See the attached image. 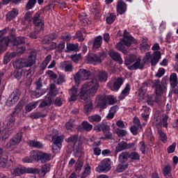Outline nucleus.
Instances as JSON below:
<instances>
[{
  "instance_id": "obj_24",
  "label": "nucleus",
  "mask_w": 178,
  "mask_h": 178,
  "mask_svg": "<svg viewBox=\"0 0 178 178\" xmlns=\"http://www.w3.org/2000/svg\"><path fill=\"white\" fill-rule=\"evenodd\" d=\"M91 174V166L88 163H86L83 167V172L81 174V178H87Z\"/></svg>"
},
{
  "instance_id": "obj_41",
  "label": "nucleus",
  "mask_w": 178,
  "mask_h": 178,
  "mask_svg": "<svg viewBox=\"0 0 178 178\" xmlns=\"http://www.w3.org/2000/svg\"><path fill=\"white\" fill-rule=\"evenodd\" d=\"M28 144L30 147H33L34 148H42L44 147V145L40 142V141H35V140H29Z\"/></svg>"
},
{
  "instance_id": "obj_62",
  "label": "nucleus",
  "mask_w": 178,
  "mask_h": 178,
  "mask_svg": "<svg viewBox=\"0 0 178 178\" xmlns=\"http://www.w3.org/2000/svg\"><path fill=\"white\" fill-rule=\"evenodd\" d=\"M140 129H141V126L134 125L130 128L131 133H132L134 136H137V134H138V130H140Z\"/></svg>"
},
{
  "instance_id": "obj_53",
  "label": "nucleus",
  "mask_w": 178,
  "mask_h": 178,
  "mask_svg": "<svg viewBox=\"0 0 178 178\" xmlns=\"http://www.w3.org/2000/svg\"><path fill=\"white\" fill-rule=\"evenodd\" d=\"M129 158L133 161H138L140 159V154L137 152H132L129 153Z\"/></svg>"
},
{
  "instance_id": "obj_28",
  "label": "nucleus",
  "mask_w": 178,
  "mask_h": 178,
  "mask_svg": "<svg viewBox=\"0 0 178 178\" xmlns=\"http://www.w3.org/2000/svg\"><path fill=\"white\" fill-rule=\"evenodd\" d=\"M137 57L134 55H131L125 58L124 65L127 66V69H129V66H133V63L136 62Z\"/></svg>"
},
{
  "instance_id": "obj_1",
  "label": "nucleus",
  "mask_w": 178,
  "mask_h": 178,
  "mask_svg": "<svg viewBox=\"0 0 178 178\" xmlns=\"http://www.w3.org/2000/svg\"><path fill=\"white\" fill-rule=\"evenodd\" d=\"M98 88H99V82L97 79H92L89 81L85 82L79 92L77 87L73 86L69 90L70 102L76 101L79 95L81 99L87 101L90 97H94L97 94Z\"/></svg>"
},
{
  "instance_id": "obj_43",
  "label": "nucleus",
  "mask_w": 178,
  "mask_h": 178,
  "mask_svg": "<svg viewBox=\"0 0 178 178\" xmlns=\"http://www.w3.org/2000/svg\"><path fill=\"white\" fill-rule=\"evenodd\" d=\"M84 111L87 114L92 112V102L91 99H88L86 104L84 105Z\"/></svg>"
},
{
  "instance_id": "obj_30",
  "label": "nucleus",
  "mask_w": 178,
  "mask_h": 178,
  "mask_svg": "<svg viewBox=\"0 0 178 178\" xmlns=\"http://www.w3.org/2000/svg\"><path fill=\"white\" fill-rule=\"evenodd\" d=\"M95 130L97 132L103 131L104 133L105 131H108V130H111V128L107 124H99L95 126Z\"/></svg>"
},
{
  "instance_id": "obj_4",
  "label": "nucleus",
  "mask_w": 178,
  "mask_h": 178,
  "mask_svg": "<svg viewBox=\"0 0 178 178\" xmlns=\"http://www.w3.org/2000/svg\"><path fill=\"white\" fill-rule=\"evenodd\" d=\"M91 76V72L81 69L79 72L74 75V80L76 84H80V81H85L86 80H88L90 76Z\"/></svg>"
},
{
  "instance_id": "obj_20",
  "label": "nucleus",
  "mask_w": 178,
  "mask_h": 178,
  "mask_svg": "<svg viewBox=\"0 0 178 178\" xmlns=\"http://www.w3.org/2000/svg\"><path fill=\"white\" fill-rule=\"evenodd\" d=\"M60 67L65 70V72L73 71V65L72 64V61H64L60 63Z\"/></svg>"
},
{
  "instance_id": "obj_22",
  "label": "nucleus",
  "mask_w": 178,
  "mask_h": 178,
  "mask_svg": "<svg viewBox=\"0 0 178 178\" xmlns=\"http://www.w3.org/2000/svg\"><path fill=\"white\" fill-rule=\"evenodd\" d=\"M14 67L16 69H23V67H26V59L21 58L17 59L13 63Z\"/></svg>"
},
{
  "instance_id": "obj_3",
  "label": "nucleus",
  "mask_w": 178,
  "mask_h": 178,
  "mask_svg": "<svg viewBox=\"0 0 178 178\" xmlns=\"http://www.w3.org/2000/svg\"><path fill=\"white\" fill-rule=\"evenodd\" d=\"M162 56V54H161V51H154L153 54L151 56V53L147 52L145 54V58H143V62L145 63L146 62H148L150 59V63L152 66H156V63L159 62V59H161Z\"/></svg>"
},
{
  "instance_id": "obj_64",
  "label": "nucleus",
  "mask_w": 178,
  "mask_h": 178,
  "mask_svg": "<svg viewBox=\"0 0 178 178\" xmlns=\"http://www.w3.org/2000/svg\"><path fill=\"white\" fill-rule=\"evenodd\" d=\"M74 127V120H71L68 122L66 123L65 127L67 130H70L72 131L73 130V127Z\"/></svg>"
},
{
  "instance_id": "obj_52",
  "label": "nucleus",
  "mask_w": 178,
  "mask_h": 178,
  "mask_svg": "<svg viewBox=\"0 0 178 178\" xmlns=\"http://www.w3.org/2000/svg\"><path fill=\"white\" fill-rule=\"evenodd\" d=\"M2 149L0 148V168H6V162L8 160L2 156Z\"/></svg>"
},
{
  "instance_id": "obj_50",
  "label": "nucleus",
  "mask_w": 178,
  "mask_h": 178,
  "mask_svg": "<svg viewBox=\"0 0 178 178\" xmlns=\"http://www.w3.org/2000/svg\"><path fill=\"white\" fill-rule=\"evenodd\" d=\"M65 81H66V76L64 74L59 75L58 79L54 80L55 84H58V86H60V84H63Z\"/></svg>"
},
{
  "instance_id": "obj_16",
  "label": "nucleus",
  "mask_w": 178,
  "mask_h": 178,
  "mask_svg": "<svg viewBox=\"0 0 178 178\" xmlns=\"http://www.w3.org/2000/svg\"><path fill=\"white\" fill-rule=\"evenodd\" d=\"M152 126L154 129H156L158 131L162 129V122H161V116L159 113H156L154 115V118L153 120Z\"/></svg>"
},
{
  "instance_id": "obj_32",
  "label": "nucleus",
  "mask_w": 178,
  "mask_h": 178,
  "mask_svg": "<svg viewBox=\"0 0 178 178\" xmlns=\"http://www.w3.org/2000/svg\"><path fill=\"white\" fill-rule=\"evenodd\" d=\"M98 80L101 83H105L108 80V72L106 71H100L98 74Z\"/></svg>"
},
{
  "instance_id": "obj_63",
  "label": "nucleus",
  "mask_w": 178,
  "mask_h": 178,
  "mask_svg": "<svg viewBox=\"0 0 178 178\" xmlns=\"http://www.w3.org/2000/svg\"><path fill=\"white\" fill-rule=\"evenodd\" d=\"M170 172H172V167L169 165H165L163 169L164 176H169V175H170Z\"/></svg>"
},
{
  "instance_id": "obj_48",
  "label": "nucleus",
  "mask_w": 178,
  "mask_h": 178,
  "mask_svg": "<svg viewBox=\"0 0 178 178\" xmlns=\"http://www.w3.org/2000/svg\"><path fill=\"white\" fill-rule=\"evenodd\" d=\"M40 161L42 163L51 161V154L47 153H41Z\"/></svg>"
},
{
  "instance_id": "obj_14",
  "label": "nucleus",
  "mask_w": 178,
  "mask_h": 178,
  "mask_svg": "<svg viewBox=\"0 0 178 178\" xmlns=\"http://www.w3.org/2000/svg\"><path fill=\"white\" fill-rule=\"evenodd\" d=\"M33 24L35 26V30L38 31L39 29L40 30H44V22H42V17L40 13H36L33 15Z\"/></svg>"
},
{
  "instance_id": "obj_25",
  "label": "nucleus",
  "mask_w": 178,
  "mask_h": 178,
  "mask_svg": "<svg viewBox=\"0 0 178 178\" xmlns=\"http://www.w3.org/2000/svg\"><path fill=\"white\" fill-rule=\"evenodd\" d=\"M58 38V34L56 33H51L48 35H46L44 39L42 40V44H49L51 41H54V40Z\"/></svg>"
},
{
  "instance_id": "obj_9",
  "label": "nucleus",
  "mask_w": 178,
  "mask_h": 178,
  "mask_svg": "<svg viewBox=\"0 0 178 178\" xmlns=\"http://www.w3.org/2000/svg\"><path fill=\"white\" fill-rule=\"evenodd\" d=\"M8 32V28H6L1 31H0V54L1 52H3L6 49L5 47H8L9 45V42H10V40H9V38L3 37V34H6Z\"/></svg>"
},
{
  "instance_id": "obj_15",
  "label": "nucleus",
  "mask_w": 178,
  "mask_h": 178,
  "mask_svg": "<svg viewBox=\"0 0 178 178\" xmlns=\"http://www.w3.org/2000/svg\"><path fill=\"white\" fill-rule=\"evenodd\" d=\"M19 98L20 91L19 90H14L8 99L7 105H8V106H12V105H15L16 102L19 101Z\"/></svg>"
},
{
  "instance_id": "obj_42",
  "label": "nucleus",
  "mask_w": 178,
  "mask_h": 178,
  "mask_svg": "<svg viewBox=\"0 0 178 178\" xmlns=\"http://www.w3.org/2000/svg\"><path fill=\"white\" fill-rule=\"evenodd\" d=\"M27 171L26 170V168L24 167H18L13 170V175L15 176H22V175H24Z\"/></svg>"
},
{
  "instance_id": "obj_19",
  "label": "nucleus",
  "mask_w": 178,
  "mask_h": 178,
  "mask_svg": "<svg viewBox=\"0 0 178 178\" xmlns=\"http://www.w3.org/2000/svg\"><path fill=\"white\" fill-rule=\"evenodd\" d=\"M109 56L111 57V59H113L115 62H119L120 65H122V63H123V59H122V57L120 56V54H119V53L113 50H111L109 51Z\"/></svg>"
},
{
  "instance_id": "obj_51",
  "label": "nucleus",
  "mask_w": 178,
  "mask_h": 178,
  "mask_svg": "<svg viewBox=\"0 0 178 178\" xmlns=\"http://www.w3.org/2000/svg\"><path fill=\"white\" fill-rule=\"evenodd\" d=\"M101 117L99 116V115H90L88 117V121L90 123H94V122H101Z\"/></svg>"
},
{
  "instance_id": "obj_10",
  "label": "nucleus",
  "mask_w": 178,
  "mask_h": 178,
  "mask_svg": "<svg viewBox=\"0 0 178 178\" xmlns=\"http://www.w3.org/2000/svg\"><path fill=\"white\" fill-rule=\"evenodd\" d=\"M112 164V161L110 159H104L103 161L100 162V164L97 168H96V172H109L111 169V165Z\"/></svg>"
},
{
  "instance_id": "obj_8",
  "label": "nucleus",
  "mask_w": 178,
  "mask_h": 178,
  "mask_svg": "<svg viewBox=\"0 0 178 178\" xmlns=\"http://www.w3.org/2000/svg\"><path fill=\"white\" fill-rule=\"evenodd\" d=\"M79 138V135H73L70 138L65 139L67 143H70L71 144H74L73 151L76 154V155H80L81 154V149H83V147L81 144L77 145V138Z\"/></svg>"
},
{
  "instance_id": "obj_12",
  "label": "nucleus",
  "mask_w": 178,
  "mask_h": 178,
  "mask_svg": "<svg viewBox=\"0 0 178 178\" xmlns=\"http://www.w3.org/2000/svg\"><path fill=\"white\" fill-rule=\"evenodd\" d=\"M20 141H22V133H18L6 144V148L8 149H13L16 145L20 143Z\"/></svg>"
},
{
  "instance_id": "obj_11",
  "label": "nucleus",
  "mask_w": 178,
  "mask_h": 178,
  "mask_svg": "<svg viewBox=\"0 0 178 178\" xmlns=\"http://www.w3.org/2000/svg\"><path fill=\"white\" fill-rule=\"evenodd\" d=\"M152 84L153 88H155L156 95H157L158 97L166 92V87L162 86L161 84V81H159V79L154 80L152 81Z\"/></svg>"
},
{
  "instance_id": "obj_57",
  "label": "nucleus",
  "mask_w": 178,
  "mask_h": 178,
  "mask_svg": "<svg viewBox=\"0 0 178 178\" xmlns=\"http://www.w3.org/2000/svg\"><path fill=\"white\" fill-rule=\"evenodd\" d=\"M115 20H116V15L114 13H111L109 16L106 17L108 24H112Z\"/></svg>"
},
{
  "instance_id": "obj_61",
  "label": "nucleus",
  "mask_w": 178,
  "mask_h": 178,
  "mask_svg": "<svg viewBox=\"0 0 178 178\" xmlns=\"http://www.w3.org/2000/svg\"><path fill=\"white\" fill-rule=\"evenodd\" d=\"M83 163L81 161H76L75 164V172L80 173L81 169L83 168Z\"/></svg>"
},
{
  "instance_id": "obj_2",
  "label": "nucleus",
  "mask_w": 178,
  "mask_h": 178,
  "mask_svg": "<svg viewBox=\"0 0 178 178\" xmlns=\"http://www.w3.org/2000/svg\"><path fill=\"white\" fill-rule=\"evenodd\" d=\"M51 141L54 144L52 147L53 152H56V151H60V148H62V143L65 140V136H59L58 130L53 129L52 132L46 136V139L49 140V141Z\"/></svg>"
},
{
  "instance_id": "obj_47",
  "label": "nucleus",
  "mask_w": 178,
  "mask_h": 178,
  "mask_svg": "<svg viewBox=\"0 0 178 178\" xmlns=\"http://www.w3.org/2000/svg\"><path fill=\"white\" fill-rule=\"evenodd\" d=\"M67 51H74L75 52H77V51H79V43L67 44Z\"/></svg>"
},
{
  "instance_id": "obj_54",
  "label": "nucleus",
  "mask_w": 178,
  "mask_h": 178,
  "mask_svg": "<svg viewBox=\"0 0 178 178\" xmlns=\"http://www.w3.org/2000/svg\"><path fill=\"white\" fill-rule=\"evenodd\" d=\"M45 114H42L40 112L32 113L30 115V118H31V119H40V118H45Z\"/></svg>"
},
{
  "instance_id": "obj_37",
  "label": "nucleus",
  "mask_w": 178,
  "mask_h": 178,
  "mask_svg": "<svg viewBox=\"0 0 178 178\" xmlns=\"http://www.w3.org/2000/svg\"><path fill=\"white\" fill-rule=\"evenodd\" d=\"M42 152L38 150H33L30 152V156L34 161H40Z\"/></svg>"
},
{
  "instance_id": "obj_21",
  "label": "nucleus",
  "mask_w": 178,
  "mask_h": 178,
  "mask_svg": "<svg viewBox=\"0 0 178 178\" xmlns=\"http://www.w3.org/2000/svg\"><path fill=\"white\" fill-rule=\"evenodd\" d=\"M11 133V130H6L0 127V140H6L7 138H9V136H10Z\"/></svg>"
},
{
  "instance_id": "obj_17",
  "label": "nucleus",
  "mask_w": 178,
  "mask_h": 178,
  "mask_svg": "<svg viewBox=\"0 0 178 178\" xmlns=\"http://www.w3.org/2000/svg\"><path fill=\"white\" fill-rule=\"evenodd\" d=\"M136 62L132 65V66L129 67V70H137V69H143L145 63H141V58H136Z\"/></svg>"
},
{
  "instance_id": "obj_27",
  "label": "nucleus",
  "mask_w": 178,
  "mask_h": 178,
  "mask_svg": "<svg viewBox=\"0 0 178 178\" xmlns=\"http://www.w3.org/2000/svg\"><path fill=\"white\" fill-rule=\"evenodd\" d=\"M141 117L143 119V120H148V118H149V107L147 106H143V108L140 110Z\"/></svg>"
},
{
  "instance_id": "obj_39",
  "label": "nucleus",
  "mask_w": 178,
  "mask_h": 178,
  "mask_svg": "<svg viewBox=\"0 0 178 178\" xmlns=\"http://www.w3.org/2000/svg\"><path fill=\"white\" fill-rule=\"evenodd\" d=\"M102 45V36L99 35L95 39L93 42V48L94 49H97L98 48H100Z\"/></svg>"
},
{
  "instance_id": "obj_40",
  "label": "nucleus",
  "mask_w": 178,
  "mask_h": 178,
  "mask_svg": "<svg viewBox=\"0 0 178 178\" xmlns=\"http://www.w3.org/2000/svg\"><path fill=\"white\" fill-rule=\"evenodd\" d=\"M129 94H130V85L127 84L125 88L122 91L119 97L120 99H124Z\"/></svg>"
},
{
  "instance_id": "obj_7",
  "label": "nucleus",
  "mask_w": 178,
  "mask_h": 178,
  "mask_svg": "<svg viewBox=\"0 0 178 178\" xmlns=\"http://www.w3.org/2000/svg\"><path fill=\"white\" fill-rule=\"evenodd\" d=\"M106 58V54L102 51L99 54H90L86 58L87 63H92V65H97V63H101L102 59Z\"/></svg>"
},
{
  "instance_id": "obj_58",
  "label": "nucleus",
  "mask_w": 178,
  "mask_h": 178,
  "mask_svg": "<svg viewBox=\"0 0 178 178\" xmlns=\"http://www.w3.org/2000/svg\"><path fill=\"white\" fill-rule=\"evenodd\" d=\"M127 168H129L128 164H124L122 163V164H119L118 166L117 167V172H118L119 173H122V172L126 170Z\"/></svg>"
},
{
  "instance_id": "obj_26",
  "label": "nucleus",
  "mask_w": 178,
  "mask_h": 178,
  "mask_svg": "<svg viewBox=\"0 0 178 178\" xmlns=\"http://www.w3.org/2000/svg\"><path fill=\"white\" fill-rule=\"evenodd\" d=\"M16 57V53L12 52V53H6L4 55L3 63V65H8L10 62V60L13 59V58Z\"/></svg>"
},
{
  "instance_id": "obj_49",
  "label": "nucleus",
  "mask_w": 178,
  "mask_h": 178,
  "mask_svg": "<svg viewBox=\"0 0 178 178\" xmlns=\"http://www.w3.org/2000/svg\"><path fill=\"white\" fill-rule=\"evenodd\" d=\"M42 176H45V175H47V173H48V172H49L51 170V164L49 163H46L44 164L43 165H42Z\"/></svg>"
},
{
  "instance_id": "obj_38",
  "label": "nucleus",
  "mask_w": 178,
  "mask_h": 178,
  "mask_svg": "<svg viewBox=\"0 0 178 178\" xmlns=\"http://www.w3.org/2000/svg\"><path fill=\"white\" fill-rule=\"evenodd\" d=\"M51 59H52V56L51 54H49L46 56L44 61L40 65V70H45L47 66H48V63L51 62Z\"/></svg>"
},
{
  "instance_id": "obj_23",
  "label": "nucleus",
  "mask_w": 178,
  "mask_h": 178,
  "mask_svg": "<svg viewBox=\"0 0 178 178\" xmlns=\"http://www.w3.org/2000/svg\"><path fill=\"white\" fill-rule=\"evenodd\" d=\"M17 15H19V10H17V8H13L6 15V20H8V22H10V20H13Z\"/></svg>"
},
{
  "instance_id": "obj_34",
  "label": "nucleus",
  "mask_w": 178,
  "mask_h": 178,
  "mask_svg": "<svg viewBox=\"0 0 178 178\" xmlns=\"http://www.w3.org/2000/svg\"><path fill=\"white\" fill-rule=\"evenodd\" d=\"M35 63V56L30 55L28 59H25V65L26 67H30Z\"/></svg>"
},
{
  "instance_id": "obj_18",
  "label": "nucleus",
  "mask_w": 178,
  "mask_h": 178,
  "mask_svg": "<svg viewBox=\"0 0 178 178\" xmlns=\"http://www.w3.org/2000/svg\"><path fill=\"white\" fill-rule=\"evenodd\" d=\"M127 10V5L122 0H120L117 5V12L120 15H123Z\"/></svg>"
},
{
  "instance_id": "obj_36",
  "label": "nucleus",
  "mask_w": 178,
  "mask_h": 178,
  "mask_svg": "<svg viewBox=\"0 0 178 178\" xmlns=\"http://www.w3.org/2000/svg\"><path fill=\"white\" fill-rule=\"evenodd\" d=\"M127 159H129V152H122L118 156V161L120 163H124V162H127Z\"/></svg>"
},
{
  "instance_id": "obj_29",
  "label": "nucleus",
  "mask_w": 178,
  "mask_h": 178,
  "mask_svg": "<svg viewBox=\"0 0 178 178\" xmlns=\"http://www.w3.org/2000/svg\"><path fill=\"white\" fill-rule=\"evenodd\" d=\"M122 84H123V79L122 78L117 79L113 84L112 90L119 91L120 87H122Z\"/></svg>"
},
{
  "instance_id": "obj_46",
  "label": "nucleus",
  "mask_w": 178,
  "mask_h": 178,
  "mask_svg": "<svg viewBox=\"0 0 178 178\" xmlns=\"http://www.w3.org/2000/svg\"><path fill=\"white\" fill-rule=\"evenodd\" d=\"M37 105H38V102L29 103L25 107L26 112H31L33 109H35V108L37 107Z\"/></svg>"
},
{
  "instance_id": "obj_6",
  "label": "nucleus",
  "mask_w": 178,
  "mask_h": 178,
  "mask_svg": "<svg viewBox=\"0 0 178 178\" xmlns=\"http://www.w3.org/2000/svg\"><path fill=\"white\" fill-rule=\"evenodd\" d=\"M108 105H115V104L118 102V100L116 99V97L112 95H108L107 97H101L98 104L99 106L102 108V109H105V108L108 106Z\"/></svg>"
},
{
  "instance_id": "obj_60",
  "label": "nucleus",
  "mask_w": 178,
  "mask_h": 178,
  "mask_svg": "<svg viewBox=\"0 0 178 178\" xmlns=\"http://www.w3.org/2000/svg\"><path fill=\"white\" fill-rule=\"evenodd\" d=\"M24 42H26V39L24 38V37H18L17 38H16L15 40H14V45H19V44H24Z\"/></svg>"
},
{
  "instance_id": "obj_33",
  "label": "nucleus",
  "mask_w": 178,
  "mask_h": 178,
  "mask_svg": "<svg viewBox=\"0 0 178 178\" xmlns=\"http://www.w3.org/2000/svg\"><path fill=\"white\" fill-rule=\"evenodd\" d=\"M52 105V98L51 97H46L40 104V108H45V106H51Z\"/></svg>"
},
{
  "instance_id": "obj_55",
  "label": "nucleus",
  "mask_w": 178,
  "mask_h": 178,
  "mask_svg": "<svg viewBox=\"0 0 178 178\" xmlns=\"http://www.w3.org/2000/svg\"><path fill=\"white\" fill-rule=\"evenodd\" d=\"M115 133L118 136V137H125L127 135V131L124 129H121L120 128H117L115 129Z\"/></svg>"
},
{
  "instance_id": "obj_59",
  "label": "nucleus",
  "mask_w": 178,
  "mask_h": 178,
  "mask_svg": "<svg viewBox=\"0 0 178 178\" xmlns=\"http://www.w3.org/2000/svg\"><path fill=\"white\" fill-rule=\"evenodd\" d=\"M35 3H37V0H29L26 6V10H30V9H33Z\"/></svg>"
},
{
  "instance_id": "obj_31",
  "label": "nucleus",
  "mask_w": 178,
  "mask_h": 178,
  "mask_svg": "<svg viewBox=\"0 0 178 178\" xmlns=\"http://www.w3.org/2000/svg\"><path fill=\"white\" fill-rule=\"evenodd\" d=\"M170 123V118L167 114H163L161 117V124L165 129H168V126Z\"/></svg>"
},
{
  "instance_id": "obj_13",
  "label": "nucleus",
  "mask_w": 178,
  "mask_h": 178,
  "mask_svg": "<svg viewBox=\"0 0 178 178\" xmlns=\"http://www.w3.org/2000/svg\"><path fill=\"white\" fill-rule=\"evenodd\" d=\"M136 147L135 143H127L125 141H122L118 143L115 147L116 152H121V151H124L126 149H131Z\"/></svg>"
},
{
  "instance_id": "obj_5",
  "label": "nucleus",
  "mask_w": 178,
  "mask_h": 178,
  "mask_svg": "<svg viewBox=\"0 0 178 178\" xmlns=\"http://www.w3.org/2000/svg\"><path fill=\"white\" fill-rule=\"evenodd\" d=\"M22 109L23 104L22 103H19L16 106L15 109L13 113V115L10 117L9 121L7 122V127L8 129H12V127H13L15 120V116H20V115L23 113Z\"/></svg>"
},
{
  "instance_id": "obj_44",
  "label": "nucleus",
  "mask_w": 178,
  "mask_h": 178,
  "mask_svg": "<svg viewBox=\"0 0 178 178\" xmlns=\"http://www.w3.org/2000/svg\"><path fill=\"white\" fill-rule=\"evenodd\" d=\"M121 40L123 42V44L126 45V47H130L133 41V37L129 36L127 35H124V38L122 39Z\"/></svg>"
},
{
  "instance_id": "obj_56",
  "label": "nucleus",
  "mask_w": 178,
  "mask_h": 178,
  "mask_svg": "<svg viewBox=\"0 0 178 178\" xmlns=\"http://www.w3.org/2000/svg\"><path fill=\"white\" fill-rule=\"evenodd\" d=\"M147 102L149 105H150V106H152V105H154V102H159V100H158L156 97L153 95L147 97Z\"/></svg>"
},
{
  "instance_id": "obj_45",
  "label": "nucleus",
  "mask_w": 178,
  "mask_h": 178,
  "mask_svg": "<svg viewBox=\"0 0 178 178\" xmlns=\"http://www.w3.org/2000/svg\"><path fill=\"white\" fill-rule=\"evenodd\" d=\"M81 126L85 131H91L92 130V124H90L87 121H83Z\"/></svg>"
},
{
  "instance_id": "obj_35",
  "label": "nucleus",
  "mask_w": 178,
  "mask_h": 178,
  "mask_svg": "<svg viewBox=\"0 0 178 178\" xmlns=\"http://www.w3.org/2000/svg\"><path fill=\"white\" fill-rule=\"evenodd\" d=\"M170 83L171 87L175 88L177 86V74L176 73H172L170 76Z\"/></svg>"
}]
</instances>
